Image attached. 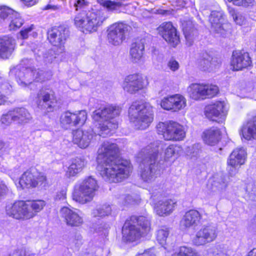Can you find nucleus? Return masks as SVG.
Returning <instances> with one entry per match:
<instances>
[{
    "label": "nucleus",
    "mask_w": 256,
    "mask_h": 256,
    "mask_svg": "<svg viewBox=\"0 0 256 256\" xmlns=\"http://www.w3.org/2000/svg\"><path fill=\"white\" fill-rule=\"evenodd\" d=\"M94 137L93 130H76L73 132V142L80 148H84L88 147Z\"/></svg>",
    "instance_id": "nucleus-23"
},
{
    "label": "nucleus",
    "mask_w": 256,
    "mask_h": 256,
    "mask_svg": "<svg viewBox=\"0 0 256 256\" xmlns=\"http://www.w3.org/2000/svg\"><path fill=\"white\" fill-rule=\"evenodd\" d=\"M24 4L28 6H31L34 5L38 2V0H20Z\"/></svg>",
    "instance_id": "nucleus-63"
},
{
    "label": "nucleus",
    "mask_w": 256,
    "mask_h": 256,
    "mask_svg": "<svg viewBox=\"0 0 256 256\" xmlns=\"http://www.w3.org/2000/svg\"><path fill=\"white\" fill-rule=\"evenodd\" d=\"M227 170L229 176H234L238 173L240 166L236 164H232L230 162L227 161Z\"/></svg>",
    "instance_id": "nucleus-52"
},
{
    "label": "nucleus",
    "mask_w": 256,
    "mask_h": 256,
    "mask_svg": "<svg viewBox=\"0 0 256 256\" xmlns=\"http://www.w3.org/2000/svg\"><path fill=\"white\" fill-rule=\"evenodd\" d=\"M14 48V40L8 37L0 38V57L8 58L12 54Z\"/></svg>",
    "instance_id": "nucleus-28"
},
{
    "label": "nucleus",
    "mask_w": 256,
    "mask_h": 256,
    "mask_svg": "<svg viewBox=\"0 0 256 256\" xmlns=\"http://www.w3.org/2000/svg\"><path fill=\"white\" fill-rule=\"evenodd\" d=\"M28 209L33 214V217L36 215V213L41 210L46 204L44 200H36L26 202Z\"/></svg>",
    "instance_id": "nucleus-41"
},
{
    "label": "nucleus",
    "mask_w": 256,
    "mask_h": 256,
    "mask_svg": "<svg viewBox=\"0 0 256 256\" xmlns=\"http://www.w3.org/2000/svg\"><path fill=\"white\" fill-rule=\"evenodd\" d=\"M182 30L187 42L190 46L193 40L198 36V30L194 24L192 22L188 21L182 24Z\"/></svg>",
    "instance_id": "nucleus-35"
},
{
    "label": "nucleus",
    "mask_w": 256,
    "mask_h": 256,
    "mask_svg": "<svg viewBox=\"0 0 256 256\" xmlns=\"http://www.w3.org/2000/svg\"><path fill=\"white\" fill-rule=\"evenodd\" d=\"M242 136L250 140L256 138V116L249 119L242 130Z\"/></svg>",
    "instance_id": "nucleus-30"
},
{
    "label": "nucleus",
    "mask_w": 256,
    "mask_h": 256,
    "mask_svg": "<svg viewBox=\"0 0 256 256\" xmlns=\"http://www.w3.org/2000/svg\"><path fill=\"white\" fill-rule=\"evenodd\" d=\"M144 87L142 77L137 74H129L126 76L122 84L124 90L131 94H134Z\"/></svg>",
    "instance_id": "nucleus-20"
},
{
    "label": "nucleus",
    "mask_w": 256,
    "mask_h": 256,
    "mask_svg": "<svg viewBox=\"0 0 256 256\" xmlns=\"http://www.w3.org/2000/svg\"><path fill=\"white\" fill-rule=\"evenodd\" d=\"M160 142H155L142 148L138 154L140 164V176L142 180L150 184L160 176L161 168L157 162Z\"/></svg>",
    "instance_id": "nucleus-2"
},
{
    "label": "nucleus",
    "mask_w": 256,
    "mask_h": 256,
    "mask_svg": "<svg viewBox=\"0 0 256 256\" xmlns=\"http://www.w3.org/2000/svg\"><path fill=\"white\" fill-rule=\"evenodd\" d=\"M247 156L246 150L243 147L236 148L230 154L227 161L232 164L241 166L244 164Z\"/></svg>",
    "instance_id": "nucleus-29"
},
{
    "label": "nucleus",
    "mask_w": 256,
    "mask_h": 256,
    "mask_svg": "<svg viewBox=\"0 0 256 256\" xmlns=\"http://www.w3.org/2000/svg\"><path fill=\"white\" fill-rule=\"evenodd\" d=\"M200 152V145L198 144H194L191 148H188L186 152V154L190 158H196Z\"/></svg>",
    "instance_id": "nucleus-50"
},
{
    "label": "nucleus",
    "mask_w": 256,
    "mask_h": 256,
    "mask_svg": "<svg viewBox=\"0 0 256 256\" xmlns=\"http://www.w3.org/2000/svg\"><path fill=\"white\" fill-rule=\"evenodd\" d=\"M212 30L216 33L224 36L229 24L224 22V13L222 11H212L209 18Z\"/></svg>",
    "instance_id": "nucleus-19"
},
{
    "label": "nucleus",
    "mask_w": 256,
    "mask_h": 256,
    "mask_svg": "<svg viewBox=\"0 0 256 256\" xmlns=\"http://www.w3.org/2000/svg\"><path fill=\"white\" fill-rule=\"evenodd\" d=\"M14 12L15 11L10 8L7 7L1 8H0V18L2 19L7 18H10V16H12Z\"/></svg>",
    "instance_id": "nucleus-51"
},
{
    "label": "nucleus",
    "mask_w": 256,
    "mask_h": 256,
    "mask_svg": "<svg viewBox=\"0 0 256 256\" xmlns=\"http://www.w3.org/2000/svg\"><path fill=\"white\" fill-rule=\"evenodd\" d=\"M10 22L9 25L10 30H15L20 28L23 24L24 20L20 15L15 12L12 16H10Z\"/></svg>",
    "instance_id": "nucleus-43"
},
{
    "label": "nucleus",
    "mask_w": 256,
    "mask_h": 256,
    "mask_svg": "<svg viewBox=\"0 0 256 256\" xmlns=\"http://www.w3.org/2000/svg\"><path fill=\"white\" fill-rule=\"evenodd\" d=\"M6 191V186L2 182H0V199L5 195Z\"/></svg>",
    "instance_id": "nucleus-61"
},
{
    "label": "nucleus",
    "mask_w": 256,
    "mask_h": 256,
    "mask_svg": "<svg viewBox=\"0 0 256 256\" xmlns=\"http://www.w3.org/2000/svg\"><path fill=\"white\" fill-rule=\"evenodd\" d=\"M85 160L80 157H76L72 160L70 165L66 170V176L68 178H70L76 176L81 172L86 164Z\"/></svg>",
    "instance_id": "nucleus-32"
},
{
    "label": "nucleus",
    "mask_w": 256,
    "mask_h": 256,
    "mask_svg": "<svg viewBox=\"0 0 256 256\" xmlns=\"http://www.w3.org/2000/svg\"><path fill=\"white\" fill-rule=\"evenodd\" d=\"M160 34L172 46H176L180 42L176 30L170 22H164L158 28Z\"/></svg>",
    "instance_id": "nucleus-18"
},
{
    "label": "nucleus",
    "mask_w": 256,
    "mask_h": 256,
    "mask_svg": "<svg viewBox=\"0 0 256 256\" xmlns=\"http://www.w3.org/2000/svg\"><path fill=\"white\" fill-rule=\"evenodd\" d=\"M106 17L101 10L82 11L74 19L75 25L89 32H96L106 20Z\"/></svg>",
    "instance_id": "nucleus-6"
},
{
    "label": "nucleus",
    "mask_w": 256,
    "mask_h": 256,
    "mask_svg": "<svg viewBox=\"0 0 256 256\" xmlns=\"http://www.w3.org/2000/svg\"><path fill=\"white\" fill-rule=\"evenodd\" d=\"M156 128L158 133L162 134L165 140H181L186 136L184 126L176 122H160Z\"/></svg>",
    "instance_id": "nucleus-9"
},
{
    "label": "nucleus",
    "mask_w": 256,
    "mask_h": 256,
    "mask_svg": "<svg viewBox=\"0 0 256 256\" xmlns=\"http://www.w3.org/2000/svg\"><path fill=\"white\" fill-rule=\"evenodd\" d=\"M115 144L106 142L98 150L97 169L102 178L110 182H118L127 178L132 168L129 161L120 158Z\"/></svg>",
    "instance_id": "nucleus-1"
},
{
    "label": "nucleus",
    "mask_w": 256,
    "mask_h": 256,
    "mask_svg": "<svg viewBox=\"0 0 256 256\" xmlns=\"http://www.w3.org/2000/svg\"><path fill=\"white\" fill-rule=\"evenodd\" d=\"M131 27L123 22H116L110 26L107 30V40L114 46L120 44L129 34Z\"/></svg>",
    "instance_id": "nucleus-12"
},
{
    "label": "nucleus",
    "mask_w": 256,
    "mask_h": 256,
    "mask_svg": "<svg viewBox=\"0 0 256 256\" xmlns=\"http://www.w3.org/2000/svg\"><path fill=\"white\" fill-rule=\"evenodd\" d=\"M150 230V220L144 216H132L126 220L122 228L124 240L132 242L144 236Z\"/></svg>",
    "instance_id": "nucleus-4"
},
{
    "label": "nucleus",
    "mask_w": 256,
    "mask_h": 256,
    "mask_svg": "<svg viewBox=\"0 0 256 256\" xmlns=\"http://www.w3.org/2000/svg\"><path fill=\"white\" fill-rule=\"evenodd\" d=\"M10 72L11 74L15 76L18 83L22 86H26L33 81L42 82L46 80L44 72L39 69L16 68L12 70Z\"/></svg>",
    "instance_id": "nucleus-8"
},
{
    "label": "nucleus",
    "mask_w": 256,
    "mask_h": 256,
    "mask_svg": "<svg viewBox=\"0 0 256 256\" xmlns=\"http://www.w3.org/2000/svg\"><path fill=\"white\" fill-rule=\"evenodd\" d=\"M56 52L57 54H56L54 50H49L44 55L45 61L48 62H52L56 58V56L59 54L57 50Z\"/></svg>",
    "instance_id": "nucleus-53"
},
{
    "label": "nucleus",
    "mask_w": 256,
    "mask_h": 256,
    "mask_svg": "<svg viewBox=\"0 0 256 256\" xmlns=\"http://www.w3.org/2000/svg\"><path fill=\"white\" fill-rule=\"evenodd\" d=\"M236 6H246L249 4H251L254 0H228Z\"/></svg>",
    "instance_id": "nucleus-54"
},
{
    "label": "nucleus",
    "mask_w": 256,
    "mask_h": 256,
    "mask_svg": "<svg viewBox=\"0 0 256 256\" xmlns=\"http://www.w3.org/2000/svg\"><path fill=\"white\" fill-rule=\"evenodd\" d=\"M62 216L67 225L71 226H79L84 222L82 217L75 210L67 207H63L60 211Z\"/></svg>",
    "instance_id": "nucleus-24"
},
{
    "label": "nucleus",
    "mask_w": 256,
    "mask_h": 256,
    "mask_svg": "<svg viewBox=\"0 0 256 256\" xmlns=\"http://www.w3.org/2000/svg\"><path fill=\"white\" fill-rule=\"evenodd\" d=\"M86 4L87 2L85 0H76L74 6L76 10H78V8H80Z\"/></svg>",
    "instance_id": "nucleus-58"
},
{
    "label": "nucleus",
    "mask_w": 256,
    "mask_h": 256,
    "mask_svg": "<svg viewBox=\"0 0 256 256\" xmlns=\"http://www.w3.org/2000/svg\"><path fill=\"white\" fill-rule=\"evenodd\" d=\"M73 242L78 247L82 244V237L80 234H76L73 240Z\"/></svg>",
    "instance_id": "nucleus-60"
},
{
    "label": "nucleus",
    "mask_w": 256,
    "mask_h": 256,
    "mask_svg": "<svg viewBox=\"0 0 256 256\" xmlns=\"http://www.w3.org/2000/svg\"><path fill=\"white\" fill-rule=\"evenodd\" d=\"M168 66L172 71H175L178 68V62L176 60H170L168 62Z\"/></svg>",
    "instance_id": "nucleus-57"
},
{
    "label": "nucleus",
    "mask_w": 256,
    "mask_h": 256,
    "mask_svg": "<svg viewBox=\"0 0 256 256\" xmlns=\"http://www.w3.org/2000/svg\"><path fill=\"white\" fill-rule=\"evenodd\" d=\"M34 26L32 24L30 26L25 28L20 32V35L22 38L26 39L28 37V33L33 30Z\"/></svg>",
    "instance_id": "nucleus-56"
},
{
    "label": "nucleus",
    "mask_w": 256,
    "mask_h": 256,
    "mask_svg": "<svg viewBox=\"0 0 256 256\" xmlns=\"http://www.w3.org/2000/svg\"><path fill=\"white\" fill-rule=\"evenodd\" d=\"M66 190H62L60 192H58L54 196V199L56 200H64L66 198Z\"/></svg>",
    "instance_id": "nucleus-55"
},
{
    "label": "nucleus",
    "mask_w": 256,
    "mask_h": 256,
    "mask_svg": "<svg viewBox=\"0 0 256 256\" xmlns=\"http://www.w3.org/2000/svg\"><path fill=\"white\" fill-rule=\"evenodd\" d=\"M85 160L80 157H76L72 160L70 165L66 170V176L68 178H70L76 176L81 172L86 164Z\"/></svg>",
    "instance_id": "nucleus-31"
},
{
    "label": "nucleus",
    "mask_w": 256,
    "mask_h": 256,
    "mask_svg": "<svg viewBox=\"0 0 256 256\" xmlns=\"http://www.w3.org/2000/svg\"><path fill=\"white\" fill-rule=\"evenodd\" d=\"M228 112L226 104L224 101H216L207 106L204 108L206 118L210 120L218 123L224 121Z\"/></svg>",
    "instance_id": "nucleus-14"
},
{
    "label": "nucleus",
    "mask_w": 256,
    "mask_h": 256,
    "mask_svg": "<svg viewBox=\"0 0 256 256\" xmlns=\"http://www.w3.org/2000/svg\"><path fill=\"white\" fill-rule=\"evenodd\" d=\"M136 256H155L154 251L153 248H150L142 254H138Z\"/></svg>",
    "instance_id": "nucleus-59"
},
{
    "label": "nucleus",
    "mask_w": 256,
    "mask_h": 256,
    "mask_svg": "<svg viewBox=\"0 0 256 256\" xmlns=\"http://www.w3.org/2000/svg\"><path fill=\"white\" fill-rule=\"evenodd\" d=\"M172 256H200L191 248L181 246L178 252L174 253Z\"/></svg>",
    "instance_id": "nucleus-45"
},
{
    "label": "nucleus",
    "mask_w": 256,
    "mask_h": 256,
    "mask_svg": "<svg viewBox=\"0 0 256 256\" xmlns=\"http://www.w3.org/2000/svg\"><path fill=\"white\" fill-rule=\"evenodd\" d=\"M144 46L142 42H134L132 44L130 49V56L132 61L134 62H138L142 58L144 50Z\"/></svg>",
    "instance_id": "nucleus-36"
},
{
    "label": "nucleus",
    "mask_w": 256,
    "mask_h": 256,
    "mask_svg": "<svg viewBox=\"0 0 256 256\" xmlns=\"http://www.w3.org/2000/svg\"><path fill=\"white\" fill-rule=\"evenodd\" d=\"M102 250L98 248L94 252L88 253L86 256H102Z\"/></svg>",
    "instance_id": "nucleus-64"
},
{
    "label": "nucleus",
    "mask_w": 256,
    "mask_h": 256,
    "mask_svg": "<svg viewBox=\"0 0 256 256\" xmlns=\"http://www.w3.org/2000/svg\"><path fill=\"white\" fill-rule=\"evenodd\" d=\"M36 182H37L36 186H42V187L46 188L48 186L46 176L42 172H38L36 171Z\"/></svg>",
    "instance_id": "nucleus-49"
},
{
    "label": "nucleus",
    "mask_w": 256,
    "mask_h": 256,
    "mask_svg": "<svg viewBox=\"0 0 256 256\" xmlns=\"http://www.w3.org/2000/svg\"><path fill=\"white\" fill-rule=\"evenodd\" d=\"M98 188L96 178L92 176H87L75 186L72 199L82 204L90 202L93 198Z\"/></svg>",
    "instance_id": "nucleus-7"
},
{
    "label": "nucleus",
    "mask_w": 256,
    "mask_h": 256,
    "mask_svg": "<svg viewBox=\"0 0 256 256\" xmlns=\"http://www.w3.org/2000/svg\"><path fill=\"white\" fill-rule=\"evenodd\" d=\"M202 215L198 211L190 210L186 212L180 222L182 230H188L196 226L200 222Z\"/></svg>",
    "instance_id": "nucleus-22"
},
{
    "label": "nucleus",
    "mask_w": 256,
    "mask_h": 256,
    "mask_svg": "<svg viewBox=\"0 0 256 256\" xmlns=\"http://www.w3.org/2000/svg\"><path fill=\"white\" fill-rule=\"evenodd\" d=\"M186 99L184 96L176 94L163 98L160 106L166 110L177 112L186 106Z\"/></svg>",
    "instance_id": "nucleus-17"
},
{
    "label": "nucleus",
    "mask_w": 256,
    "mask_h": 256,
    "mask_svg": "<svg viewBox=\"0 0 256 256\" xmlns=\"http://www.w3.org/2000/svg\"><path fill=\"white\" fill-rule=\"evenodd\" d=\"M204 98H212L216 96L218 92V88L214 85H204Z\"/></svg>",
    "instance_id": "nucleus-44"
},
{
    "label": "nucleus",
    "mask_w": 256,
    "mask_h": 256,
    "mask_svg": "<svg viewBox=\"0 0 256 256\" xmlns=\"http://www.w3.org/2000/svg\"><path fill=\"white\" fill-rule=\"evenodd\" d=\"M32 116L28 110L23 107L16 108L8 111L2 116V124L10 126L12 122L19 126H23L30 122Z\"/></svg>",
    "instance_id": "nucleus-10"
},
{
    "label": "nucleus",
    "mask_w": 256,
    "mask_h": 256,
    "mask_svg": "<svg viewBox=\"0 0 256 256\" xmlns=\"http://www.w3.org/2000/svg\"><path fill=\"white\" fill-rule=\"evenodd\" d=\"M16 210L14 202L13 204H8L6 206V214L9 216L18 220L20 214L16 213Z\"/></svg>",
    "instance_id": "nucleus-47"
},
{
    "label": "nucleus",
    "mask_w": 256,
    "mask_h": 256,
    "mask_svg": "<svg viewBox=\"0 0 256 256\" xmlns=\"http://www.w3.org/2000/svg\"><path fill=\"white\" fill-rule=\"evenodd\" d=\"M36 170L34 168H30L24 172L19 181V184L22 188L36 186Z\"/></svg>",
    "instance_id": "nucleus-27"
},
{
    "label": "nucleus",
    "mask_w": 256,
    "mask_h": 256,
    "mask_svg": "<svg viewBox=\"0 0 256 256\" xmlns=\"http://www.w3.org/2000/svg\"><path fill=\"white\" fill-rule=\"evenodd\" d=\"M86 118L87 113L86 110L76 111L74 112L66 111L61 114L60 124L62 128L68 129L83 124Z\"/></svg>",
    "instance_id": "nucleus-15"
},
{
    "label": "nucleus",
    "mask_w": 256,
    "mask_h": 256,
    "mask_svg": "<svg viewBox=\"0 0 256 256\" xmlns=\"http://www.w3.org/2000/svg\"><path fill=\"white\" fill-rule=\"evenodd\" d=\"M121 108L117 106L108 105L99 108L93 112L94 120L98 123V135L106 137L110 136L118 128L116 118L119 116Z\"/></svg>",
    "instance_id": "nucleus-3"
},
{
    "label": "nucleus",
    "mask_w": 256,
    "mask_h": 256,
    "mask_svg": "<svg viewBox=\"0 0 256 256\" xmlns=\"http://www.w3.org/2000/svg\"><path fill=\"white\" fill-rule=\"evenodd\" d=\"M252 61L248 54L240 52H234L232 53L231 66L234 70H240L250 66Z\"/></svg>",
    "instance_id": "nucleus-25"
},
{
    "label": "nucleus",
    "mask_w": 256,
    "mask_h": 256,
    "mask_svg": "<svg viewBox=\"0 0 256 256\" xmlns=\"http://www.w3.org/2000/svg\"><path fill=\"white\" fill-rule=\"evenodd\" d=\"M220 138L221 132L217 128H211L204 132V140L208 145H215Z\"/></svg>",
    "instance_id": "nucleus-34"
},
{
    "label": "nucleus",
    "mask_w": 256,
    "mask_h": 256,
    "mask_svg": "<svg viewBox=\"0 0 256 256\" xmlns=\"http://www.w3.org/2000/svg\"><path fill=\"white\" fill-rule=\"evenodd\" d=\"M218 233V228L214 224H204L196 232L192 242L196 246H204L214 242L216 238Z\"/></svg>",
    "instance_id": "nucleus-11"
},
{
    "label": "nucleus",
    "mask_w": 256,
    "mask_h": 256,
    "mask_svg": "<svg viewBox=\"0 0 256 256\" xmlns=\"http://www.w3.org/2000/svg\"><path fill=\"white\" fill-rule=\"evenodd\" d=\"M221 65L220 60L212 54L205 52L201 56L198 62L200 68L204 71L211 72L218 68Z\"/></svg>",
    "instance_id": "nucleus-21"
},
{
    "label": "nucleus",
    "mask_w": 256,
    "mask_h": 256,
    "mask_svg": "<svg viewBox=\"0 0 256 256\" xmlns=\"http://www.w3.org/2000/svg\"><path fill=\"white\" fill-rule=\"evenodd\" d=\"M228 186V182L226 176L223 174H216L214 177L212 184V191L220 197L222 192Z\"/></svg>",
    "instance_id": "nucleus-33"
},
{
    "label": "nucleus",
    "mask_w": 256,
    "mask_h": 256,
    "mask_svg": "<svg viewBox=\"0 0 256 256\" xmlns=\"http://www.w3.org/2000/svg\"><path fill=\"white\" fill-rule=\"evenodd\" d=\"M246 190L248 198L250 200L256 202V182L250 180L246 184Z\"/></svg>",
    "instance_id": "nucleus-42"
},
{
    "label": "nucleus",
    "mask_w": 256,
    "mask_h": 256,
    "mask_svg": "<svg viewBox=\"0 0 256 256\" xmlns=\"http://www.w3.org/2000/svg\"><path fill=\"white\" fill-rule=\"evenodd\" d=\"M112 208L109 204H104L97 206L93 210L92 212V216L93 217L104 218L109 216L111 214Z\"/></svg>",
    "instance_id": "nucleus-39"
},
{
    "label": "nucleus",
    "mask_w": 256,
    "mask_h": 256,
    "mask_svg": "<svg viewBox=\"0 0 256 256\" xmlns=\"http://www.w3.org/2000/svg\"><path fill=\"white\" fill-rule=\"evenodd\" d=\"M69 36V30L64 26L52 28L48 32V38L50 42L57 48L58 53L64 51V44Z\"/></svg>",
    "instance_id": "nucleus-13"
},
{
    "label": "nucleus",
    "mask_w": 256,
    "mask_h": 256,
    "mask_svg": "<svg viewBox=\"0 0 256 256\" xmlns=\"http://www.w3.org/2000/svg\"><path fill=\"white\" fill-rule=\"evenodd\" d=\"M128 115L136 128L145 130L153 121V108L148 104L135 102L129 108Z\"/></svg>",
    "instance_id": "nucleus-5"
},
{
    "label": "nucleus",
    "mask_w": 256,
    "mask_h": 256,
    "mask_svg": "<svg viewBox=\"0 0 256 256\" xmlns=\"http://www.w3.org/2000/svg\"><path fill=\"white\" fill-rule=\"evenodd\" d=\"M56 103V98L52 90L42 88L38 92L36 98V104L38 108L46 110L48 112H51Z\"/></svg>",
    "instance_id": "nucleus-16"
},
{
    "label": "nucleus",
    "mask_w": 256,
    "mask_h": 256,
    "mask_svg": "<svg viewBox=\"0 0 256 256\" xmlns=\"http://www.w3.org/2000/svg\"><path fill=\"white\" fill-rule=\"evenodd\" d=\"M170 231L168 228L163 226L156 232V240L158 243L164 246L166 244Z\"/></svg>",
    "instance_id": "nucleus-40"
},
{
    "label": "nucleus",
    "mask_w": 256,
    "mask_h": 256,
    "mask_svg": "<svg viewBox=\"0 0 256 256\" xmlns=\"http://www.w3.org/2000/svg\"><path fill=\"white\" fill-rule=\"evenodd\" d=\"M204 90L203 84H192L187 88L190 96L196 100L204 98L203 90Z\"/></svg>",
    "instance_id": "nucleus-38"
},
{
    "label": "nucleus",
    "mask_w": 256,
    "mask_h": 256,
    "mask_svg": "<svg viewBox=\"0 0 256 256\" xmlns=\"http://www.w3.org/2000/svg\"><path fill=\"white\" fill-rule=\"evenodd\" d=\"M176 204V202L171 199L162 198L156 202L154 210L158 215L166 216L173 212Z\"/></svg>",
    "instance_id": "nucleus-26"
},
{
    "label": "nucleus",
    "mask_w": 256,
    "mask_h": 256,
    "mask_svg": "<svg viewBox=\"0 0 256 256\" xmlns=\"http://www.w3.org/2000/svg\"><path fill=\"white\" fill-rule=\"evenodd\" d=\"M208 256H226L224 253L218 252V250L216 249L210 250L208 251Z\"/></svg>",
    "instance_id": "nucleus-62"
},
{
    "label": "nucleus",
    "mask_w": 256,
    "mask_h": 256,
    "mask_svg": "<svg viewBox=\"0 0 256 256\" xmlns=\"http://www.w3.org/2000/svg\"><path fill=\"white\" fill-rule=\"evenodd\" d=\"M16 213L20 214V216L18 220H28L33 218L32 212L28 210L26 202L24 201H18L14 202Z\"/></svg>",
    "instance_id": "nucleus-37"
},
{
    "label": "nucleus",
    "mask_w": 256,
    "mask_h": 256,
    "mask_svg": "<svg viewBox=\"0 0 256 256\" xmlns=\"http://www.w3.org/2000/svg\"><path fill=\"white\" fill-rule=\"evenodd\" d=\"M228 12L230 16L232 18L234 21L239 25L242 24L244 21V18L232 8H228Z\"/></svg>",
    "instance_id": "nucleus-48"
},
{
    "label": "nucleus",
    "mask_w": 256,
    "mask_h": 256,
    "mask_svg": "<svg viewBox=\"0 0 256 256\" xmlns=\"http://www.w3.org/2000/svg\"><path fill=\"white\" fill-rule=\"evenodd\" d=\"M180 150V147L174 144L170 145L165 150V156L166 158H169L178 154Z\"/></svg>",
    "instance_id": "nucleus-46"
}]
</instances>
